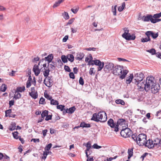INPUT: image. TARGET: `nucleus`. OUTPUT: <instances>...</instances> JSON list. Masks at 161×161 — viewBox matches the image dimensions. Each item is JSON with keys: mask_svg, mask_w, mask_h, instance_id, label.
<instances>
[{"mask_svg": "<svg viewBox=\"0 0 161 161\" xmlns=\"http://www.w3.org/2000/svg\"><path fill=\"white\" fill-rule=\"evenodd\" d=\"M148 153H145L142 154V155L141 157V158H142V161H143L144 158L148 155Z\"/></svg>", "mask_w": 161, "mask_h": 161, "instance_id": "obj_60", "label": "nucleus"}, {"mask_svg": "<svg viewBox=\"0 0 161 161\" xmlns=\"http://www.w3.org/2000/svg\"><path fill=\"white\" fill-rule=\"evenodd\" d=\"M131 138L134 141L137 142L138 139V136H137L136 135L133 134L131 136Z\"/></svg>", "mask_w": 161, "mask_h": 161, "instance_id": "obj_48", "label": "nucleus"}, {"mask_svg": "<svg viewBox=\"0 0 161 161\" xmlns=\"http://www.w3.org/2000/svg\"><path fill=\"white\" fill-rule=\"evenodd\" d=\"M108 125L112 128H114L116 124L114 123L112 119H110L107 122Z\"/></svg>", "mask_w": 161, "mask_h": 161, "instance_id": "obj_15", "label": "nucleus"}, {"mask_svg": "<svg viewBox=\"0 0 161 161\" xmlns=\"http://www.w3.org/2000/svg\"><path fill=\"white\" fill-rule=\"evenodd\" d=\"M84 56V54L83 53H80L77 55V57L75 58L76 59L81 60L83 59Z\"/></svg>", "mask_w": 161, "mask_h": 161, "instance_id": "obj_22", "label": "nucleus"}, {"mask_svg": "<svg viewBox=\"0 0 161 161\" xmlns=\"http://www.w3.org/2000/svg\"><path fill=\"white\" fill-rule=\"evenodd\" d=\"M123 30L124 31V32L122 35V36L123 38H124L126 36H127L128 34H129V30L127 28H124L123 29Z\"/></svg>", "mask_w": 161, "mask_h": 161, "instance_id": "obj_21", "label": "nucleus"}, {"mask_svg": "<svg viewBox=\"0 0 161 161\" xmlns=\"http://www.w3.org/2000/svg\"><path fill=\"white\" fill-rule=\"evenodd\" d=\"M21 95L20 93H19V92L15 91V94L14 95L13 99H15V100L19 99L21 98Z\"/></svg>", "mask_w": 161, "mask_h": 161, "instance_id": "obj_24", "label": "nucleus"}, {"mask_svg": "<svg viewBox=\"0 0 161 161\" xmlns=\"http://www.w3.org/2000/svg\"><path fill=\"white\" fill-rule=\"evenodd\" d=\"M12 110L11 109L7 110L5 111V115L6 117L9 116L11 115Z\"/></svg>", "mask_w": 161, "mask_h": 161, "instance_id": "obj_42", "label": "nucleus"}, {"mask_svg": "<svg viewBox=\"0 0 161 161\" xmlns=\"http://www.w3.org/2000/svg\"><path fill=\"white\" fill-rule=\"evenodd\" d=\"M43 156L42 157V159H45L47 157V153H46V152H43Z\"/></svg>", "mask_w": 161, "mask_h": 161, "instance_id": "obj_63", "label": "nucleus"}, {"mask_svg": "<svg viewBox=\"0 0 161 161\" xmlns=\"http://www.w3.org/2000/svg\"><path fill=\"white\" fill-rule=\"evenodd\" d=\"M145 34L147 36H151L154 39H155L158 36V33H157L154 34V32L152 31H147L145 33Z\"/></svg>", "mask_w": 161, "mask_h": 161, "instance_id": "obj_11", "label": "nucleus"}, {"mask_svg": "<svg viewBox=\"0 0 161 161\" xmlns=\"http://www.w3.org/2000/svg\"><path fill=\"white\" fill-rule=\"evenodd\" d=\"M25 90V87L23 86L22 87H18L15 91L18 92H24Z\"/></svg>", "mask_w": 161, "mask_h": 161, "instance_id": "obj_28", "label": "nucleus"}, {"mask_svg": "<svg viewBox=\"0 0 161 161\" xmlns=\"http://www.w3.org/2000/svg\"><path fill=\"white\" fill-rule=\"evenodd\" d=\"M48 111L45 110L41 114V117L42 118H44L48 114Z\"/></svg>", "mask_w": 161, "mask_h": 161, "instance_id": "obj_41", "label": "nucleus"}, {"mask_svg": "<svg viewBox=\"0 0 161 161\" xmlns=\"http://www.w3.org/2000/svg\"><path fill=\"white\" fill-rule=\"evenodd\" d=\"M146 138L147 136L144 134H139L138 136L137 143L139 146L144 145L147 141Z\"/></svg>", "mask_w": 161, "mask_h": 161, "instance_id": "obj_4", "label": "nucleus"}, {"mask_svg": "<svg viewBox=\"0 0 161 161\" xmlns=\"http://www.w3.org/2000/svg\"><path fill=\"white\" fill-rule=\"evenodd\" d=\"M117 5L115 6H112V11L113 13V14L115 16L116 15V7Z\"/></svg>", "mask_w": 161, "mask_h": 161, "instance_id": "obj_30", "label": "nucleus"}, {"mask_svg": "<svg viewBox=\"0 0 161 161\" xmlns=\"http://www.w3.org/2000/svg\"><path fill=\"white\" fill-rule=\"evenodd\" d=\"M64 1V0H59L56 1L53 6V8H55L58 6L60 4L62 3Z\"/></svg>", "mask_w": 161, "mask_h": 161, "instance_id": "obj_26", "label": "nucleus"}, {"mask_svg": "<svg viewBox=\"0 0 161 161\" xmlns=\"http://www.w3.org/2000/svg\"><path fill=\"white\" fill-rule=\"evenodd\" d=\"M146 85V91L148 92L150 89V87L155 84L154 82V78L152 77H147L145 81Z\"/></svg>", "mask_w": 161, "mask_h": 161, "instance_id": "obj_3", "label": "nucleus"}, {"mask_svg": "<svg viewBox=\"0 0 161 161\" xmlns=\"http://www.w3.org/2000/svg\"><path fill=\"white\" fill-rule=\"evenodd\" d=\"M33 71L34 72L36 76L38 75L40 73V71L38 65L36 64L34 65L33 69Z\"/></svg>", "mask_w": 161, "mask_h": 161, "instance_id": "obj_12", "label": "nucleus"}, {"mask_svg": "<svg viewBox=\"0 0 161 161\" xmlns=\"http://www.w3.org/2000/svg\"><path fill=\"white\" fill-rule=\"evenodd\" d=\"M16 128V124L15 123H12L9 126V130H14Z\"/></svg>", "mask_w": 161, "mask_h": 161, "instance_id": "obj_34", "label": "nucleus"}, {"mask_svg": "<svg viewBox=\"0 0 161 161\" xmlns=\"http://www.w3.org/2000/svg\"><path fill=\"white\" fill-rule=\"evenodd\" d=\"M107 119V116L106 113L101 111L98 113H94L91 119L92 120L96 122H103L106 121Z\"/></svg>", "mask_w": 161, "mask_h": 161, "instance_id": "obj_2", "label": "nucleus"}, {"mask_svg": "<svg viewBox=\"0 0 161 161\" xmlns=\"http://www.w3.org/2000/svg\"><path fill=\"white\" fill-rule=\"evenodd\" d=\"M146 51L147 52L150 53L152 55H154L156 53L155 50L154 48H152L151 49L147 50Z\"/></svg>", "mask_w": 161, "mask_h": 161, "instance_id": "obj_39", "label": "nucleus"}, {"mask_svg": "<svg viewBox=\"0 0 161 161\" xmlns=\"http://www.w3.org/2000/svg\"><path fill=\"white\" fill-rule=\"evenodd\" d=\"M92 147L94 148L97 149H98L101 148V146L98 145L96 143L94 144L92 146Z\"/></svg>", "mask_w": 161, "mask_h": 161, "instance_id": "obj_50", "label": "nucleus"}, {"mask_svg": "<svg viewBox=\"0 0 161 161\" xmlns=\"http://www.w3.org/2000/svg\"><path fill=\"white\" fill-rule=\"evenodd\" d=\"M153 142L152 140L149 139L145 143V146L149 148H152L154 147L155 145H157L158 143H153Z\"/></svg>", "mask_w": 161, "mask_h": 161, "instance_id": "obj_9", "label": "nucleus"}, {"mask_svg": "<svg viewBox=\"0 0 161 161\" xmlns=\"http://www.w3.org/2000/svg\"><path fill=\"white\" fill-rule=\"evenodd\" d=\"M125 119H119L118 120L116 125H122L125 124Z\"/></svg>", "mask_w": 161, "mask_h": 161, "instance_id": "obj_29", "label": "nucleus"}, {"mask_svg": "<svg viewBox=\"0 0 161 161\" xmlns=\"http://www.w3.org/2000/svg\"><path fill=\"white\" fill-rule=\"evenodd\" d=\"M61 58L64 63H66L68 62L67 57L65 55H62L61 57Z\"/></svg>", "mask_w": 161, "mask_h": 161, "instance_id": "obj_36", "label": "nucleus"}, {"mask_svg": "<svg viewBox=\"0 0 161 161\" xmlns=\"http://www.w3.org/2000/svg\"><path fill=\"white\" fill-rule=\"evenodd\" d=\"M52 115H48L47 114L46 116L45 120L46 121H48L49 120L51 119H52Z\"/></svg>", "mask_w": 161, "mask_h": 161, "instance_id": "obj_57", "label": "nucleus"}, {"mask_svg": "<svg viewBox=\"0 0 161 161\" xmlns=\"http://www.w3.org/2000/svg\"><path fill=\"white\" fill-rule=\"evenodd\" d=\"M154 18L152 15V18H151L150 21L152 23H156V18L153 19Z\"/></svg>", "mask_w": 161, "mask_h": 161, "instance_id": "obj_58", "label": "nucleus"}, {"mask_svg": "<svg viewBox=\"0 0 161 161\" xmlns=\"http://www.w3.org/2000/svg\"><path fill=\"white\" fill-rule=\"evenodd\" d=\"M64 108H65V106L62 105H57V108L58 109H60L61 111H63Z\"/></svg>", "mask_w": 161, "mask_h": 161, "instance_id": "obj_43", "label": "nucleus"}, {"mask_svg": "<svg viewBox=\"0 0 161 161\" xmlns=\"http://www.w3.org/2000/svg\"><path fill=\"white\" fill-rule=\"evenodd\" d=\"M151 40V39L149 36H147L146 38H142L141 39V41L143 42H145L148 41H149Z\"/></svg>", "mask_w": 161, "mask_h": 161, "instance_id": "obj_37", "label": "nucleus"}, {"mask_svg": "<svg viewBox=\"0 0 161 161\" xmlns=\"http://www.w3.org/2000/svg\"><path fill=\"white\" fill-rule=\"evenodd\" d=\"M134 78L133 75L132 74H130V75L126 79V82L127 84H129L132 81L133 79Z\"/></svg>", "mask_w": 161, "mask_h": 161, "instance_id": "obj_19", "label": "nucleus"}, {"mask_svg": "<svg viewBox=\"0 0 161 161\" xmlns=\"http://www.w3.org/2000/svg\"><path fill=\"white\" fill-rule=\"evenodd\" d=\"M87 158V161H93V157L92 156H89L88 154V156L86 157Z\"/></svg>", "mask_w": 161, "mask_h": 161, "instance_id": "obj_56", "label": "nucleus"}, {"mask_svg": "<svg viewBox=\"0 0 161 161\" xmlns=\"http://www.w3.org/2000/svg\"><path fill=\"white\" fill-rule=\"evenodd\" d=\"M115 103L117 104H121L122 105H124L125 104V102L123 100L120 99L116 100H115Z\"/></svg>", "mask_w": 161, "mask_h": 161, "instance_id": "obj_31", "label": "nucleus"}, {"mask_svg": "<svg viewBox=\"0 0 161 161\" xmlns=\"http://www.w3.org/2000/svg\"><path fill=\"white\" fill-rule=\"evenodd\" d=\"M114 66V64L112 63H107L104 68V71L106 72H109L110 70H113Z\"/></svg>", "mask_w": 161, "mask_h": 161, "instance_id": "obj_7", "label": "nucleus"}, {"mask_svg": "<svg viewBox=\"0 0 161 161\" xmlns=\"http://www.w3.org/2000/svg\"><path fill=\"white\" fill-rule=\"evenodd\" d=\"M133 149L130 148L128 150V154L129 155H131L133 156Z\"/></svg>", "mask_w": 161, "mask_h": 161, "instance_id": "obj_53", "label": "nucleus"}, {"mask_svg": "<svg viewBox=\"0 0 161 161\" xmlns=\"http://www.w3.org/2000/svg\"><path fill=\"white\" fill-rule=\"evenodd\" d=\"M45 99L44 98H43L42 97H41L39 101V103L40 104H44V102H45Z\"/></svg>", "mask_w": 161, "mask_h": 161, "instance_id": "obj_52", "label": "nucleus"}, {"mask_svg": "<svg viewBox=\"0 0 161 161\" xmlns=\"http://www.w3.org/2000/svg\"><path fill=\"white\" fill-rule=\"evenodd\" d=\"M94 64L98 66L99 64L101 63V61L99 60H94Z\"/></svg>", "mask_w": 161, "mask_h": 161, "instance_id": "obj_59", "label": "nucleus"}, {"mask_svg": "<svg viewBox=\"0 0 161 161\" xmlns=\"http://www.w3.org/2000/svg\"><path fill=\"white\" fill-rule=\"evenodd\" d=\"M64 69L66 71L70 72L71 69L68 66L65 65L64 66Z\"/></svg>", "mask_w": 161, "mask_h": 161, "instance_id": "obj_54", "label": "nucleus"}, {"mask_svg": "<svg viewBox=\"0 0 161 161\" xmlns=\"http://www.w3.org/2000/svg\"><path fill=\"white\" fill-rule=\"evenodd\" d=\"M55 63L53 61L51 62V64H49V66H50L51 68L53 70L55 68Z\"/></svg>", "mask_w": 161, "mask_h": 161, "instance_id": "obj_47", "label": "nucleus"}, {"mask_svg": "<svg viewBox=\"0 0 161 161\" xmlns=\"http://www.w3.org/2000/svg\"><path fill=\"white\" fill-rule=\"evenodd\" d=\"M7 86L5 84H3L1 86V91L2 92H5L7 89Z\"/></svg>", "mask_w": 161, "mask_h": 161, "instance_id": "obj_32", "label": "nucleus"}, {"mask_svg": "<svg viewBox=\"0 0 161 161\" xmlns=\"http://www.w3.org/2000/svg\"><path fill=\"white\" fill-rule=\"evenodd\" d=\"M47 80L48 82L49 83L47 84L45 82L46 78L44 80V83L45 84V85L48 87H50L52 86V84L53 82V81L51 79V78L49 76H48L47 77Z\"/></svg>", "mask_w": 161, "mask_h": 161, "instance_id": "obj_13", "label": "nucleus"}, {"mask_svg": "<svg viewBox=\"0 0 161 161\" xmlns=\"http://www.w3.org/2000/svg\"><path fill=\"white\" fill-rule=\"evenodd\" d=\"M153 16V17L154 18H158L161 17V12L159 13L156 14H154Z\"/></svg>", "mask_w": 161, "mask_h": 161, "instance_id": "obj_49", "label": "nucleus"}, {"mask_svg": "<svg viewBox=\"0 0 161 161\" xmlns=\"http://www.w3.org/2000/svg\"><path fill=\"white\" fill-rule=\"evenodd\" d=\"M53 56L52 54H49L47 56L45 57V60L48 61V66H49V63L51 62L53 59Z\"/></svg>", "mask_w": 161, "mask_h": 161, "instance_id": "obj_14", "label": "nucleus"}, {"mask_svg": "<svg viewBox=\"0 0 161 161\" xmlns=\"http://www.w3.org/2000/svg\"><path fill=\"white\" fill-rule=\"evenodd\" d=\"M104 64L103 62H101L98 66L97 68V71H101L104 67Z\"/></svg>", "mask_w": 161, "mask_h": 161, "instance_id": "obj_33", "label": "nucleus"}, {"mask_svg": "<svg viewBox=\"0 0 161 161\" xmlns=\"http://www.w3.org/2000/svg\"><path fill=\"white\" fill-rule=\"evenodd\" d=\"M62 15L63 16L64 18L65 19H68L69 18V16L68 13L67 12H64V13L62 14Z\"/></svg>", "mask_w": 161, "mask_h": 161, "instance_id": "obj_40", "label": "nucleus"}, {"mask_svg": "<svg viewBox=\"0 0 161 161\" xmlns=\"http://www.w3.org/2000/svg\"><path fill=\"white\" fill-rule=\"evenodd\" d=\"M50 103L51 105H57L58 104V101L54 100L53 99H52L51 100Z\"/></svg>", "mask_w": 161, "mask_h": 161, "instance_id": "obj_38", "label": "nucleus"}, {"mask_svg": "<svg viewBox=\"0 0 161 161\" xmlns=\"http://www.w3.org/2000/svg\"><path fill=\"white\" fill-rule=\"evenodd\" d=\"M67 59L71 62H73L74 60V57L73 55L71 54H68L67 56Z\"/></svg>", "mask_w": 161, "mask_h": 161, "instance_id": "obj_23", "label": "nucleus"}, {"mask_svg": "<svg viewBox=\"0 0 161 161\" xmlns=\"http://www.w3.org/2000/svg\"><path fill=\"white\" fill-rule=\"evenodd\" d=\"M125 7V3L123 2L122 3L121 6L119 7H118V10L119 12H121L123 10V9Z\"/></svg>", "mask_w": 161, "mask_h": 161, "instance_id": "obj_35", "label": "nucleus"}, {"mask_svg": "<svg viewBox=\"0 0 161 161\" xmlns=\"http://www.w3.org/2000/svg\"><path fill=\"white\" fill-rule=\"evenodd\" d=\"M152 15L151 14H147L146 16H143L142 17V19L144 21H148L150 20L151 18H152Z\"/></svg>", "mask_w": 161, "mask_h": 161, "instance_id": "obj_17", "label": "nucleus"}, {"mask_svg": "<svg viewBox=\"0 0 161 161\" xmlns=\"http://www.w3.org/2000/svg\"><path fill=\"white\" fill-rule=\"evenodd\" d=\"M76 109V108L75 106L69 108V109H66L65 113H68L69 114H72L74 112Z\"/></svg>", "mask_w": 161, "mask_h": 161, "instance_id": "obj_18", "label": "nucleus"}, {"mask_svg": "<svg viewBox=\"0 0 161 161\" xmlns=\"http://www.w3.org/2000/svg\"><path fill=\"white\" fill-rule=\"evenodd\" d=\"M79 84L81 85H84V81L83 79L81 77H80V79L79 80Z\"/></svg>", "mask_w": 161, "mask_h": 161, "instance_id": "obj_51", "label": "nucleus"}, {"mask_svg": "<svg viewBox=\"0 0 161 161\" xmlns=\"http://www.w3.org/2000/svg\"><path fill=\"white\" fill-rule=\"evenodd\" d=\"M30 95L34 99H36L38 96L37 92H29Z\"/></svg>", "mask_w": 161, "mask_h": 161, "instance_id": "obj_20", "label": "nucleus"}, {"mask_svg": "<svg viewBox=\"0 0 161 161\" xmlns=\"http://www.w3.org/2000/svg\"><path fill=\"white\" fill-rule=\"evenodd\" d=\"M126 40H134L136 38L134 35H131L130 33L124 38Z\"/></svg>", "mask_w": 161, "mask_h": 161, "instance_id": "obj_16", "label": "nucleus"}, {"mask_svg": "<svg viewBox=\"0 0 161 161\" xmlns=\"http://www.w3.org/2000/svg\"><path fill=\"white\" fill-rule=\"evenodd\" d=\"M155 54L157 57H158V58H160V59H161V53H160L159 52H157V53H156Z\"/></svg>", "mask_w": 161, "mask_h": 161, "instance_id": "obj_64", "label": "nucleus"}, {"mask_svg": "<svg viewBox=\"0 0 161 161\" xmlns=\"http://www.w3.org/2000/svg\"><path fill=\"white\" fill-rule=\"evenodd\" d=\"M80 126L83 128L84 127H90L91 125L90 124L86 123L84 122H81L80 125Z\"/></svg>", "mask_w": 161, "mask_h": 161, "instance_id": "obj_25", "label": "nucleus"}, {"mask_svg": "<svg viewBox=\"0 0 161 161\" xmlns=\"http://www.w3.org/2000/svg\"><path fill=\"white\" fill-rule=\"evenodd\" d=\"M150 89L152 93L156 94L158 92L160 86L158 85L155 84L153 86L150 87Z\"/></svg>", "mask_w": 161, "mask_h": 161, "instance_id": "obj_10", "label": "nucleus"}, {"mask_svg": "<svg viewBox=\"0 0 161 161\" xmlns=\"http://www.w3.org/2000/svg\"><path fill=\"white\" fill-rule=\"evenodd\" d=\"M112 72L115 75H120V78L123 79L125 78L128 71L124 69L123 66L117 65L114 66Z\"/></svg>", "mask_w": 161, "mask_h": 161, "instance_id": "obj_1", "label": "nucleus"}, {"mask_svg": "<svg viewBox=\"0 0 161 161\" xmlns=\"http://www.w3.org/2000/svg\"><path fill=\"white\" fill-rule=\"evenodd\" d=\"M74 20L75 19L74 18H72L69 19V20L68 22L66 25L72 24L73 23V22L74 21Z\"/></svg>", "mask_w": 161, "mask_h": 161, "instance_id": "obj_55", "label": "nucleus"}, {"mask_svg": "<svg viewBox=\"0 0 161 161\" xmlns=\"http://www.w3.org/2000/svg\"><path fill=\"white\" fill-rule=\"evenodd\" d=\"M94 69V68H91V69H90L89 73L90 75H95V73H94L93 72V69Z\"/></svg>", "mask_w": 161, "mask_h": 161, "instance_id": "obj_61", "label": "nucleus"}, {"mask_svg": "<svg viewBox=\"0 0 161 161\" xmlns=\"http://www.w3.org/2000/svg\"><path fill=\"white\" fill-rule=\"evenodd\" d=\"M52 146V144L51 143L47 145L45 148V150L48 151L50 150V148H51Z\"/></svg>", "mask_w": 161, "mask_h": 161, "instance_id": "obj_44", "label": "nucleus"}, {"mask_svg": "<svg viewBox=\"0 0 161 161\" xmlns=\"http://www.w3.org/2000/svg\"><path fill=\"white\" fill-rule=\"evenodd\" d=\"M133 77L134 79L133 82L135 84L136 82H141L142 81L144 77V76L143 73L141 72H139L135 74Z\"/></svg>", "mask_w": 161, "mask_h": 161, "instance_id": "obj_5", "label": "nucleus"}, {"mask_svg": "<svg viewBox=\"0 0 161 161\" xmlns=\"http://www.w3.org/2000/svg\"><path fill=\"white\" fill-rule=\"evenodd\" d=\"M132 131L130 129L128 128H126L122 130L120 132L121 136L124 138H127L130 137Z\"/></svg>", "mask_w": 161, "mask_h": 161, "instance_id": "obj_6", "label": "nucleus"}, {"mask_svg": "<svg viewBox=\"0 0 161 161\" xmlns=\"http://www.w3.org/2000/svg\"><path fill=\"white\" fill-rule=\"evenodd\" d=\"M18 132L17 131H15L13 133V135L14 137L16 139H18L19 137L18 136Z\"/></svg>", "mask_w": 161, "mask_h": 161, "instance_id": "obj_45", "label": "nucleus"}, {"mask_svg": "<svg viewBox=\"0 0 161 161\" xmlns=\"http://www.w3.org/2000/svg\"><path fill=\"white\" fill-rule=\"evenodd\" d=\"M69 76L70 78L74 79L75 78V75L73 72H70L69 74Z\"/></svg>", "mask_w": 161, "mask_h": 161, "instance_id": "obj_62", "label": "nucleus"}, {"mask_svg": "<svg viewBox=\"0 0 161 161\" xmlns=\"http://www.w3.org/2000/svg\"><path fill=\"white\" fill-rule=\"evenodd\" d=\"M145 81H142L141 82H136L135 84L137 85L138 87V89L141 91H143L146 89V85H145Z\"/></svg>", "mask_w": 161, "mask_h": 161, "instance_id": "obj_8", "label": "nucleus"}, {"mask_svg": "<svg viewBox=\"0 0 161 161\" xmlns=\"http://www.w3.org/2000/svg\"><path fill=\"white\" fill-rule=\"evenodd\" d=\"M44 97L47 99L51 100L52 99V97L50 96L47 93L44 92Z\"/></svg>", "mask_w": 161, "mask_h": 161, "instance_id": "obj_46", "label": "nucleus"}, {"mask_svg": "<svg viewBox=\"0 0 161 161\" xmlns=\"http://www.w3.org/2000/svg\"><path fill=\"white\" fill-rule=\"evenodd\" d=\"M44 69L45 70L43 72V75L46 78H47L49 75V72L50 71V70L49 68H48L47 69L44 68Z\"/></svg>", "mask_w": 161, "mask_h": 161, "instance_id": "obj_27", "label": "nucleus"}]
</instances>
